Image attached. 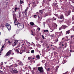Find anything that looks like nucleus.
Wrapping results in <instances>:
<instances>
[{
	"instance_id": "obj_1",
	"label": "nucleus",
	"mask_w": 74,
	"mask_h": 74,
	"mask_svg": "<svg viewBox=\"0 0 74 74\" xmlns=\"http://www.w3.org/2000/svg\"><path fill=\"white\" fill-rule=\"evenodd\" d=\"M10 72L11 73L14 74V73H18V71L16 70V69H13L10 70Z\"/></svg>"
},
{
	"instance_id": "obj_2",
	"label": "nucleus",
	"mask_w": 74,
	"mask_h": 74,
	"mask_svg": "<svg viewBox=\"0 0 74 74\" xmlns=\"http://www.w3.org/2000/svg\"><path fill=\"white\" fill-rule=\"evenodd\" d=\"M11 54V55H14V53L11 50H10L8 52L6 53V54L5 55V56H9Z\"/></svg>"
},
{
	"instance_id": "obj_3",
	"label": "nucleus",
	"mask_w": 74,
	"mask_h": 74,
	"mask_svg": "<svg viewBox=\"0 0 74 74\" xmlns=\"http://www.w3.org/2000/svg\"><path fill=\"white\" fill-rule=\"evenodd\" d=\"M13 19H14V22H18L17 21V19L16 18V16L15 14H13Z\"/></svg>"
},
{
	"instance_id": "obj_4",
	"label": "nucleus",
	"mask_w": 74,
	"mask_h": 74,
	"mask_svg": "<svg viewBox=\"0 0 74 74\" xmlns=\"http://www.w3.org/2000/svg\"><path fill=\"white\" fill-rule=\"evenodd\" d=\"M49 27L50 28V30H52V31H53V30H55V28H53L54 27L53 26V24H51L50 25H49Z\"/></svg>"
},
{
	"instance_id": "obj_5",
	"label": "nucleus",
	"mask_w": 74,
	"mask_h": 74,
	"mask_svg": "<svg viewBox=\"0 0 74 74\" xmlns=\"http://www.w3.org/2000/svg\"><path fill=\"white\" fill-rule=\"evenodd\" d=\"M43 68L42 67H39L38 68V70L41 73H43V71H44V70H43Z\"/></svg>"
},
{
	"instance_id": "obj_6",
	"label": "nucleus",
	"mask_w": 74,
	"mask_h": 74,
	"mask_svg": "<svg viewBox=\"0 0 74 74\" xmlns=\"http://www.w3.org/2000/svg\"><path fill=\"white\" fill-rule=\"evenodd\" d=\"M17 25L18 28L22 27V26H23V27H24V25H22V24L18 23Z\"/></svg>"
},
{
	"instance_id": "obj_7",
	"label": "nucleus",
	"mask_w": 74,
	"mask_h": 74,
	"mask_svg": "<svg viewBox=\"0 0 74 74\" xmlns=\"http://www.w3.org/2000/svg\"><path fill=\"white\" fill-rule=\"evenodd\" d=\"M6 26L8 30H11V25H10L9 24H8V25H6Z\"/></svg>"
},
{
	"instance_id": "obj_8",
	"label": "nucleus",
	"mask_w": 74,
	"mask_h": 74,
	"mask_svg": "<svg viewBox=\"0 0 74 74\" xmlns=\"http://www.w3.org/2000/svg\"><path fill=\"white\" fill-rule=\"evenodd\" d=\"M23 49H24L23 50H20L21 53H20V54H22V53L23 52V51H25V50H26V48H23Z\"/></svg>"
},
{
	"instance_id": "obj_9",
	"label": "nucleus",
	"mask_w": 74,
	"mask_h": 74,
	"mask_svg": "<svg viewBox=\"0 0 74 74\" xmlns=\"http://www.w3.org/2000/svg\"><path fill=\"white\" fill-rule=\"evenodd\" d=\"M68 27L66 25H62V29H65L66 27Z\"/></svg>"
},
{
	"instance_id": "obj_10",
	"label": "nucleus",
	"mask_w": 74,
	"mask_h": 74,
	"mask_svg": "<svg viewBox=\"0 0 74 74\" xmlns=\"http://www.w3.org/2000/svg\"><path fill=\"white\" fill-rule=\"evenodd\" d=\"M64 18V16L62 14L60 15V16L58 17V18H60V19H62V18Z\"/></svg>"
},
{
	"instance_id": "obj_11",
	"label": "nucleus",
	"mask_w": 74,
	"mask_h": 74,
	"mask_svg": "<svg viewBox=\"0 0 74 74\" xmlns=\"http://www.w3.org/2000/svg\"><path fill=\"white\" fill-rule=\"evenodd\" d=\"M70 13H71V11H69L68 12V13L66 14V16H69V15L70 14Z\"/></svg>"
},
{
	"instance_id": "obj_12",
	"label": "nucleus",
	"mask_w": 74,
	"mask_h": 74,
	"mask_svg": "<svg viewBox=\"0 0 74 74\" xmlns=\"http://www.w3.org/2000/svg\"><path fill=\"white\" fill-rule=\"evenodd\" d=\"M59 67V66H57L56 67V69H55V71L56 72L57 71H58V68Z\"/></svg>"
},
{
	"instance_id": "obj_13",
	"label": "nucleus",
	"mask_w": 74,
	"mask_h": 74,
	"mask_svg": "<svg viewBox=\"0 0 74 74\" xmlns=\"http://www.w3.org/2000/svg\"><path fill=\"white\" fill-rule=\"evenodd\" d=\"M53 26L54 27H54V28H55V27H57V26H58V25H57L55 23H53Z\"/></svg>"
},
{
	"instance_id": "obj_14",
	"label": "nucleus",
	"mask_w": 74,
	"mask_h": 74,
	"mask_svg": "<svg viewBox=\"0 0 74 74\" xmlns=\"http://www.w3.org/2000/svg\"><path fill=\"white\" fill-rule=\"evenodd\" d=\"M19 49L18 48V49H16L15 50L16 52L17 53H20L19 51Z\"/></svg>"
},
{
	"instance_id": "obj_15",
	"label": "nucleus",
	"mask_w": 74,
	"mask_h": 74,
	"mask_svg": "<svg viewBox=\"0 0 74 74\" xmlns=\"http://www.w3.org/2000/svg\"><path fill=\"white\" fill-rule=\"evenodd\" d=\"M4 47V46L3 45L2 46V47L1 48V50L0 51V53H1V52H2V51L3 50V48Z\"/></svg>"
},
{
	"instance_id": "obj_16",
	"label": "nucleus",
	"mask_w": 74,
	"mask_h": 74,
	"mask_svg": "<svg viewBox=\"0 0 74 74\" xmlns=\"http://www.w3.org/2000/svg\"><path fill=\"white\" fill-rule=\"evenodd\" d=\"M64 48H66V47H67V43H66V42H65L64 43Z\"/></svg>"
},
{
	"instance_id": "obj_17",
	"label": "nucleus",
	"mask_w": 74,
	"mask_h": 74,
	"mask_svg": "<svg viewBox=\"0 0 74 74\" xmlns=\"http://www.w3.org/2000/svg\"><path fill=\"white\" fill-rule=\"evenodd\" d=\"M18 64H19V65H20L21 66H23V63H21V62H19L18 63Z\"/></svg>"
},
{
	"instance_id": "obj_18",
	"label": "nucleus",
	"mask_w": 74,
	"mask_h": 74,
	"mask_svg": "<svg viewBox=\"0 0 74 74\" xmlns=\"http://www.w3.org/2000/svg\"><path fill=\"white\" fill-rule=\"evenodd\" d=\"M63 43V41H61L59 42V45H62Z\"/></svg>"
},
{
	"instance_id": "obj_19",
	"label": "nucleus",
	"mask_w": 74,
	"mask_h": 74,
	"mask_svg": "<svg viewBox=\"0 0 74 74\" xmlns=\"http://www.w3.org/2000/svg\"><path fill=\"white\" fill-rule=\"evenodd\" d=\"M27 9H26L25 11H24V14H25V15H26V13H27Z\"/></svg>"
},
{
	"instance_id": "obj_20",
	"label": "nucleus",
	"mask_w": 74,
	"mask_h": 74,
	"mask_svg": "<svg viewBox=\"0 0 74 74\" xmlns=\"http://www.w3.org/2000/svg\"><path fill=\"white\" fill-rule=\"evenodd\" d=\"M70 33V30H69L68 31H67L66 32V34H69Z\"/></svg>"
},
{
	"instance_id": "obj_21",
	"label": "nucleus",
	"mask_w": 74,
	"mask_h": 74,
	"mask_svg": "<svg viewBox=\"0 0 74 74\" xmlns=\"http://www.w3.org/2000/svg\"><path fill=\"white\" fill-rule=\"evenodd\" d=\"M30 24L31 25V26H33V25H34V23L32 22H30Z\"/></svg>"
},
{
	"instance_id": "obj_22",
	"label": "nucleus",
	"mask_w": 74,
	"mask_h": 74,
	"mask_svg": "<svg viewBox=\"0 0 74 74\" xmlns=\"http://www.w3.org/2000/svg\"><path fill=\"white\" fill-rule=\"evenodd\" d=\"M15 25H17L18 24V21L14 22Z\"/></svg>"
},
{
	"instance_id": "obj_23",
	"label": "nucleus",
	"mask_w": 74,
	"mask_h": 74,
	"mask_svg": "<svg viewBox=\"0 0 74 74\" xmlns=\"http://www.w3.org/2000/svg\"><path fill=\"white\" fill-rule=\"evenodd\" d=\"M34 59V57L32 58V59L31 60H30V62H34V60L33 59Z\"/></svg>"
},
{
	"instance_id": "obj_24",
	"label": "nucleus",
	"mask_w": 74,
	"mask_h": 74,
	"mask_svg": "<svg viewBox=\"0 0 74 74\" xmlns=\"http://www.w3.org/2000/svg\"><path fill=\"white\" fill-rule=\"evenodd\" d=\"M71 39L73 38V40L74 41V35H72L71 36Z\"/></svg>"
},
{
	"instance_id": "obj_25",
	"label": "nucleus",
	"mask_w": 74,
	"mask_h": 74,
	"mask_svg": "<svg viewBox=\"0 0 74 74\" xmlns=\"http://www.w3.org/2000/svg\"><path fill=\"white\" fill-rule=\"evenodd\" d=\"M36 57L37 59H40V56L39 55H38L36 56Z\"/></svg>"
},
{
	"instance_id": "obj_26",
	"label": "nucleus",
	"mask_w": 74,
	"mask_h": 74,
	"mask_svg": "<svg viewBox=\"0 0 74 74\" xmlns=\"http://www.w3.org/2000/svg\"><path fill=\"white\" fill-rule=\"evenodd\" d=\"M16 40H15V42H14V46L16 45Z\"/></svg>"
},
{
	"instance_id": "obj_27",
	"label": "nucleus",
	"mask_w": 74,
	"mask_h": 74,
	"mask_svg": "<svg viewBox=\"0 0 74 74\" xmlns=\"http://www.w3.org/2000/svg\"><path fill=\"white\" fill-rule=\"evenodd\" d=\"M67 22H68V25H70L69 24V23H70L71 22V21L70 20H68Z\"/></svg>"
},
{
	"instance_id": "obj_28",
	"label": "nucleus",
	"mask_w": 74,
	"mask_h": 74,
	"mask_svg": "<svg viewBox=\"0 0 74 74\" xmlns=\"http://www.w3.org/2000/svg\"><path fill=\"white\" fill-rule=\"evenodd\" d=\"M66 20H65V19H63V20L60 21V22H61V23H62V22H64V21H65Z\"/></svg>"
},
{
	"instance_id": "obj_29",
	"label": "nucleus",
	"mask_w": 74,
	"mask_h": 74,
	"mask_svg": "<svg viewBox=\"0 0 74 74\" xmlns=\"http://www.w3.org/2000/svg\"><path fill=\"white\" fill-rule=\"evenodd\" d=\"M39 13L40 14H42L43 13V11H42L41 10H40Z\"/></svg>"
},
{
	"instance_id": "obj_30",
	"label": "nucleus",
	"mask_w": 74,
	"mask_h": 74,
	"mask_svg": "<svg viewBox=\"0 0 74 74\" xmlns=\"http://www.w3.org/2000/svg\"><path fill=\"white\" fill-rule=\"evenodd\" d=\"M32 58H33V56H32L31 57H29L28 58V60H30V59H31V58H32Z\"/></svg>"
},
{
	"instance_id": "obj_31",
	"label": "nucleus",
	"mask_w": 74,
	"mask_h": 74,
	"mask_svg": "<svg viewBox=\"0 0 74 74\" xmlns=\"http://www.w3.org/2000/svg\"><path fill=\"white\" fill-rule=\"evenodd\" d=\"M13 41H14V40H12V42H10V41H8V42H9V43H10V44H11V43H12V42H13Z\"/></svg>"
},
{
	"instance_id": "obj_32",
	"label": "nucleus",
	"mask_w": 74,
	"mask_h": 74,
	"mask_svg": "<svg viewBox=\"0 0 74 74\" xmlns=\"http://www.w3.org/2000/svg\"><path fill=\"white\" fill-rule=\"evenodd\" d=\"M50 37H51V38H53V37H54V34H53L50 35Z\"/></svg>"
},
{
	"instance_id": "obj_33",
	"label": "nucleus",
	"mask_w": 74,
	"mask_h": 74,
	"mask_svg": "<svg viewBox=\"0 0 74 74\" xmlns=\"http://www.w3.org/2000/svg\"><path fill=\"white\" fill-rule=\"evenodd\" d=\"M56 18H54V17H53L52 18V20H53V21H54V20L55 21V20H56Z\"/></svg>"
},
{
	"instance_id": "obj_34",
	"label": "nucleus",
	"mask_w": 74,
	"mask_h": 74,
	"mask_svg": "<svg viewBox=\"0 0 74 74\" xmlns=\"http://www.w3.org/2000/svg\"><path fill=\"white\" fill-rule=\"evenodd\" d=\"M31 53H34V50H31Z\"/></svg>"
},
{
	"instance_id": "obj_35",
	"label": "nucleus",
	"mask_w": 74,
	"mask_h": 74,
	"mask_svg": "<svg viewBox=\"0 0 74 74\" xmlns=\"http://www.w3.org/2000/svg\"><path fill=\"white\" fill-rule=\"evenodd\" d=\"M55 41L56 42H58V39H56L55 40Z\"/></svg>"
},
{
	"instance_id": "obj_36",
	"label": "nucleus",
	"mask_w": 74,
	"mask_h": 74,
	"mask_svg": "<svg viewBox=\"0 0 74 74\" xmlns=\"http://www.w3.org/2000/svg\"><path fill=\"white\" fill-rule=\"evenodd\" d=\"M48 32V30L47 29L46 30H44V32L45 33V32Z\"/></svg>"
},
{
	"instance_id": "obj_37",
	"label": "nucleus",
	"mask_w": 74,
	"mask_h": 74,
	"mask_svg": "<svg viewBox=\"0 0 74 74\" xmlns=\"http://www.w3.org/2000/svg\"><path fill=\"white\" fill-rule=\"evenodd\" d=\"M26 42L27 43V44H29V45H30V43L28 42L27 40H25Z\"/></svg>"
},
{
	"instance_id": "obj_38",
	"label": "nucleus",
	"mask_w": 74,
	"mask_h": 74,
	"mask_svg": "<svg viewBox=\"0 0 74 74\" xmlns=\"http://www.w3.org/2000/svg\"><path fill=\"white\" fill-rule=\"evenodd\" d=\"M60 3H62V4L63 3V0H60Z\"/></svg>"
},
{
	"instance_id": "obj_39",
	"label": "nucleus",
	"mask_w": 74,
	"mask_h": 74,
	"mask_svg": "<svg viewBox=\"0 0 74 74\" xmlns=\"http://www.w3.org/2000/svg\"><path fill=\"white\" fill-rule=\"evenodd\" d=\"M64 63H65V60H64L63 62H62V64H64Z\"/></svg>"
},
{
	"instance_id": "obj_40",
	"label": "nucleus",
	"mask_w": 74,
	"mask_h": 74,
	"mask_svg": "<svg viewBox=\"0 0 74 74\" xmlns=\"http://www.w3.org/2000/svg\"><path fill=\"white\" fill-rule=\"evenodd\" d=\"M57 54V53L55 52H54V55H56Z\"/></svg>"
},
{
	"instance_id": "obj_41",
	"label": "nucleus",
	"mask_w": 74,
	"mask_h": 74,
	"mask_svg": "<svg viewBox=\"0 0 74 74\" xmlns=\"http://www.w3.org/2000/svg\"><path fill=\"white\" fill-rule=\"evenodd\" d=\"M42 37L43 39H45V37H44V36L43 35H42Z\"/></svg>"
},
{
	"instance_id": "obj_42",
	"label": "nucleus",
	"mask_w": 74,
	"mask_h": 74,
	"mask_svg": "<svg viewBox=\"0 0 74 74\" xmlns=\"http://www.w3.org/2000/svg\"><path fill=\"white\" fill-rule=\"evenodd\" d=\"M37 29L38 30V31H40V27H38V28H37Z\"/></svg>"
},
{
	"instance_id": "obj_43",
	"label": "nucleus",
	"mask_w": 74,
	"mask_h": 74,
	"mask_svg": "<svg viewBox=\"0 0 74 74\" xmlns=\"http://www.w3.org/2000/svg\"><path fill=\"white\" fill-rule=\"evenodd\" d=\"M20 3L21 4H22V3H23V1H20Z\"/></svg>"
},
{
	"instance_id": "obj_44",
	"label": "nucleus",
	"mask_w": 74,
	"mask_h": 74,
	"mask_svg": "<svg viewBox=\"0 0 74 74\" xmlns=\"http://www.w3.org/2000/svg\"><path fill=\"white\" fill-rule=\"evenodd\" d=\"M19 62H21V61H20V60H19L16 61V62H17V64L19 63Z\"/></svg>"
},
{
	"instance_id": "obj_45",
	"label": "nucleus",
	"mask_w": 74,
	"mask_h": 74,
	"mask_svg": "<svg viewBox=\"0 0 74 74\" xmlns=\"http://www.w3.org/2000/svg\"><path fill=\"white\" fill-rule=\"evenodd\" d=\"M16 10L15 9V10H14V11H13L12 13H13V14H15V13H14V12H16Z\"/></svg>"
},
{
	"instance_id": "obj_46",
	"label": "nucleus",
	"mask_w": 74,
	"mask_h": 74,
	"mask_svg": "<svg viewBox=\"0 0 74 74\" xmlns=\"http://www.w3.org/2000/svg\"><path fill=\"white\" fill-rule=\"evenodd\" d=\"M71 8L72 9H74V6H71Z\"/></svg>"
},
{
	"instance_id": "obj_47",
	"label": "nucleus",
	"mask_w": 74,
	"mask_h": 74,
	"mask_svg": "<svg viewBox=\"0 0 74 74\" xmlns=\"http://www.w3.org/2000/svg\"><path fill=\"white\" fill-rule=\"evenodd\" d=\"M50 14H49V15H51V11L50 10L49 11Z\"/></svg>"
},
{
	"instance_id": "obj_48",
	"label": "nucleus",
	"mask_w": 74,
	"mask_h": 74,
	"mask_svg": "<svg viewBox=\"0 0 74 74\" xmlns=\"http://www.w3.org/2000/svg\"><path fill=\"white\" fill-rule=\"evenodd\" d=\"M13 58H13V57H11L10 58V59L9 60H12V59H13Z\"/></svg>"
},
{
	"instance_id": "obj_49",
	"label": "nucleus",
	"mask_w": 74,
	"mask_h": 74,
	"mask_svg": "<svg viewBox=\"0 0 74 74\" xmlns=\"http://www.w3.org/2000/svg\"><path fill=\"white\" fill-rule=\"evenodd\" d=\"M37 17V15H35L34 16V17L35 18H36Z\"/></svg>"
},
{
	"instance_id": "obj_50",
	"label": "nucleus",
	"mask_w": 74,
	"mask_h": 74,
	"mask_svg": "<svg viewBox=\"0 0 74 74\" xmlns=\"http://www.w3.org/2000/svg\"><path fill=\"white\" fill-rule=\"evenodd\" d=\"M45 22H43V24L44 26H45Z\"/></svg>"
},
{
	"instance_id": "obj_51",
	"label": "nucleus",
	"mask_w": 74,
	"mask_h": 74,
	"mask_svg": "<svg viewBox=\"0 0 74 74\" xmlns=\"http://www.w3.org/2000/svg\"><path fill=\"white\" fill-rule=\"evenodd\" d=\"M57 5V3H56L55 4V6H56V7H58V5Z\"/></svg>"
},
{
	"instance_id": "obj_52",
	"label": "nucleus",
	"mask_w": 74,
	"mask_h": 74,
	"mask_svg": "<svg viewBox=\"0 0 74 74\" xmlns=\"http://www.w3.org/2000/svg\"><path fill=\"white\" fill-rule=\"evenodd\" d=\"M62 27H60V28H59V30H62Z\"/></svg>"
},
{
	"instance_id": "obj_53",
	"label": "nucleus",
	"mask_w": 74,
	"mask_h": 74,
	"mask_svg": "<svg viewBox=\"0 0 74 74\" xmlns=\"http://www.w3.org/2000/svg\"><path fill=\"white\" fill-rule=\"evenodd\" d=\"M26 69H27V67H24V69H23V70H25Z\"/></svg>"
},
{
	"instance_id": "obj_54",
	"label": "nucleus",
	"mask_w": 74,
	"mask_h": 74,
	"mask_svg": "<svg viewBox=\"0 0 74 74\" xmlns=\"http://www.w3.org/2000/svg\"><path fill=\"white\" fill-rule=\"evenodd\" d=\"M72 12H74V8L72 9Z\"/></svg>"
},
{
	"instance_id": "obj_55",
	"label": "nucleus",
	"mask_w": 74,
	"mask_h": 74,
	"mask_svg": "<svg viewBox=\"0 0 74 74\" xmlns=\"http://www.w3.org/2000/svg\"><path fill=\"white\" fill-rule=\"evenodd\" d=\"M72 20L74 21V16L72 17Z\"/></svg>"
},
{
	"instance_id": "obj_56",
	"label": "nucleus",
	"mask_w": 74,
	"mask_h": 74,
	"mask_svg": "<svg viewBox=\"0 0 74 74\" xmlns=\"http://www.w3.org/2000/svg\"><path fill=\"white\" fill-rule=\"evenodd\" d=\"M70 52H74V51H72V50H70Z\"/></svg>"
},
{
	"instance_id": "obj_57",
	"label": "nucleus",
	"mask_w": 74,
	"mask_h": 74,
	"mask_svg": "<svg viewBox=\"0 0 74 74\" xmlns=\"http://www.w3.org/2000/svg\"><path fill=\"white\" fill-rule=\"evenodd\" d=\"M45 15H46V16H48V13H46V14H45Z\"/></svg>"
},
{
	"instance_id": "obj_58",
	"label": "nucleus",
	"mask_w": 74,
	"mask_h": 74,
	"mask_svg": "<svg viewBox=\"0 0 74 74\" xmlns=\"http://www.w3.org/2000/svg\"><path fill=\"white\" fill-rule=\"evenodd\" d=\"M49 70H50V69L48 68L47 69V71H49Z\"/></svg>"
},
{
	"instance_id": "obj_59",
	"label": "nucleus",
	"mask_w": 74,
	"mask_h": 74,
	"mask_svg": "<svg viewBox=\"0 0 74 74\" xmlns=\"http://www.w3.org/2000/svg\"><path fill=\"white\" fill-rule=\"evenodd\" d=\"M72 71H73V72L74 71V68H73Z\"/></svg>"
},
{
	"instance_id": "obj_60",
	"label": "nucleus",
	"mask_w": 74,
	"mask_h": 74,
	"mask_svg": "<svg viewBox=\"0 0 74 74\" xmlns=\"http://www.w3.org/2000/svg\"><path fill=\"white\" fill-rule=\"evenodd\" d=\"M36 68L34 67L33 68V69L34 70H36Z\"/></svg>"
},
{
	"instance_id": "obj_61",
	"label": "nucleus",
	"mask_w": 74,
	"mask_h": 74,
	"mask_svg": "<svg viewBox=\"0 0 74 74\" xmlns=\"http://www.w3.org/2000/svg\"><path fill=\"white\" fill-rule=\"evenodd\" d=\"M47 5H49V3H47Z\"/></svg>"
},
{
	"instance_id": "obj_62",
	"label": "nucleus",
	"mask_w": 74,
	"mask_h": 74,
	"mask_svg": "<svg viewBox=\"0 0 74 74\" xmlns=\"http://www.w3.org/2000/svg\"><path fill=\"white\" fill-rule=\"evenodd\" d=\"M35 39H36V40H37V38L36 37Z\"/></svg>"
},
{
	"instance_id": "obj_63",
	"label": "nucleus",
	"mask_w": 74,
	"mask_h": 74,
	"mask_svg": "<svg viewBox=\"0 0 74 74\" xmlns=\"http://www.w3.org/2000/svg\"><path fill=\"white\" fill-rule=\"evenodd\" d=\"M72 3H74V0H73V1H72Z\"/></svg>"
},
{
	"instance_id": "obj_64",
	"label": "nucleus",
	"mask_w": 74,
	"mask_h": 74,
	"mask_svg": "<svg viewBox=\"0 0 74 74\" xmlns=\"http://www.w3.org/2000/svg\"><path fill=\"white\" fill-rule=\"evenodd\" d=\"M1 26H2V27H4V25H1Z\"/></svg>"
}]
</instances>
